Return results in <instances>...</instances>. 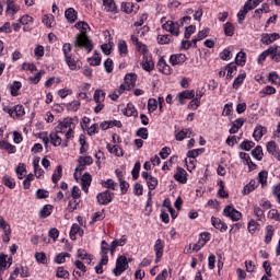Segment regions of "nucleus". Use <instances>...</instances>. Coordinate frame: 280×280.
Wrapping results in <instances>:
<instances>
[{
    "label": "nucleus",
    "instance_id": "4d7b16f0",
    "mask_svg": "<svg viewBox=\"0 0 280 280\" xmlns=\"http://www.w3.org/2000/svg\"><path fill=\"white\" fill-rule=\"evenodd\" d=\"M67 257H71V254L69 253H60L55 257L56 264H65L67 260Z\"/></svg>",
    "mask_w": 280,
    "mask_h": 280
},
{
    "label": "nucleus",
    "instance_id": "20e7f679",
    "mask_svg": "<svg viewBox=\"0 0 280 280\" xmlns=\"http://www.w3.org/2000/svg\"><path fill=\"white\" fill-rule=\"evenodd\" d=\"M3 112L8 113V115L13 119H19V117H23L25 115V107H23V105H15L13 107L4 106Z\"/></svg>",
    "mask_w": 280,
    "mask_h": 280
},
{
    "label": "nucleus",
    "instance_id": "f3484780",
    "mask_svg": "<svg viewBox=\"0 0 280 280\" xmlns=\"http://www.w3.org/2000/svg\"><path fill=\"white\" fill-rule=\"evenodd\" d=\"M174 178L175 180H177V183H182V185H185L187 183V171H185V168L180 166H177Z\"/></svg>",
    "mask_w": 280,
    "mask_h": 280
},
{
    "label": "nucleus",
    "instance_id": "0eeeda50",
    "mask_svg": "<svg viewBox=\"0 0 280 280\" xmlns=\"http://www.w3.org/2000/svg\"><path fill=\"white\" fill-rule=\"evenodd\" d=\"M162 27L165 32H170L172 36H180V24L177 22L168 20L162 25Z\"/></svg>",
    "mask_w": 280,
    "mask_h": 280
},
{
    "label": "nucleus",
    "instance_id": "5701e85b",
    "mask_svg": "<svg viewBox=\"0 0 280 280\" xmlns=\"http://www.w3.org/2000/svg\"><path fill=\"white\" fill-rule=\"evenodd\" d=\"M140 65L144 71H152L154 69V61H152V57L144 56Z\"/></svg>",
    "mask_w": 280,
    "mask_h": 280
},
{
    "label": "nucleus",
    "instance_id": "9b49d317",
    "mask_svg": "<svg viewBox=\"0 0 280 280\" xmlns=\"http://www.w3.org/2000/svg\"><path fill=\"white\" fill-rule=\"evenodd\" d=\"M154 253H155V264H159L161 261V258L163 257V250L165 249V243L163 240L158 238L154 244Z\"/></svg>",
    "mask_w": 280,
    "mask_h": 280
},
{
    "label": "nucleus",
    "instance_id": "c9c22d12",
    "mask_svg": "<svg viewBox=\"0 0 280 280\" xmlns=\"http://www.w3.org/2000/svg\"><path fill=\"white\" fill-rule=\"evenodd\" d=\"M258 183H260L261 187H266L268 185V171H261L258 174Z\"/></svg>",
    "mask_w": 280,
    "mask_h": 280
},
{
    "label": "nucleus",
    "instance_id": "4c0bfd02",
    "mask_svg": "<svg viewBox=\"0 0 280 280\" xmlns=\"http://www.w3.org/2000/svg\"><path fill=\"white\" fill-rule=\"evenodd\" d=\"M272 235H275V228H272V225H267L265 236V242L267 244H270L272 242Z\"/></svg>",
    "mask_w": 280,
    "mask_h": 280
},
{
    "label": "nucleus",
    "instance_id": "338daca9",
    "mask_svg": "<svg viewBox=\"0 0 280 280\" xmlns=\"http://www.w3.org/2000/svg\"><path fill=\"white\" fill-rule=\"evenodd\" d=\"M137 137H140V139H148L149 137V132H148V128H139L136 132Z\"/></svg>",
    "mask_w": 280,
    "mask_h": 280
},
{
    "label": "nucleus",
    "instance_id": "603ef678",
    "mask_svg": "<svg viewBox=\"0 0 280 280\" xmlns=\"http://www.w3.org/2000/svg\"><path fill=\"white\" fill-rule=\"evenodd\" d=\"M248 231L252 235H255V233L259 231V223H257L255 220H250L248 223Z\"/></svg>",
    "mask_w": 280,
    "mask_h": 280
},
{
    "label": "nucleus",
    "instance_id": "f03ea898",
    "mask_svg": "<svg viewBox=\"0 0 280 280\" xmlns=\"http://www.w3.org/2000/svg\"><path fill=\"white\" fill-rule=\"evenodd\" d=\"M74 47H79V49H84L85 51L91 52L93 51V42H91L86 35L79 34L74 40Z\"/></svg>",
    "mask_w": 280,
    "mask_h": 280
},
{
    "label": "nucleus",
    "instance_id": "a18cd8bd",
    "mask_svg": "<svg viewBox=\"0 0 280 280\" xmlns=\"http://www.w3.org/2000/svg\"><path fill=\"white\" fill-rule=\"evenodd\" d=\"M255 189H257V182L250 180L249 184L244 187L243 191L245 196H248V194H250L252 191H255Z\"/></svg>",
    "mask_w": 280,
    "mask_h": 280
},
{
    "label": "nucleus",
    "instance_id": "f704fd0d",
    "mask_svg": "<svg viewBox=\"0 0 280 280\" xmlns=\"http://www.w3.org/2000/svg\"><path fill=\"white\" fill-rule=\"evenodd\" d=\"M0 150H5L9 154H14L16 152V147L10 144L9 142H0Z\"/></svg>",
    "mask_w": 280,
    "mask_h": 280
},
{
    "label": "nucleus",
    "instance_id": "bb28decb",
    "mask_svg": "<svg viewBox=\"0 0 280 280\" xmlns=\"http://www.w3.org/2000/svg\"><path fill=\"white\" fill-rule=\"evenodd\" d=\"M80 235L82 237L84 235V231L80 228L78 223L72 224L71 230H70V238L75 240V235Z\"/></svg>",
    "mask_w": 280,
    "mask_h": 280
},
{
    "label": "nucleus",
    "instance_id": "052dcab7",
    "mask_svg": "<svg viewBox=\"0 0 280 280\" xmlns=\"http://www.w3.org/2000/svg\"><path fill=\"white\" fill-rule=\"evenodd\" d=\"M272 52V60L275 62H280V46H271Z\"/></svg>",
    "mask_w": 280,
    "mask_h": 280
},
{
    "label": "nucleus",
    "instance_id": "2f4dec72",
    "mask_svg": "<svg viewBox=\"0 0 280 280\" xmlns=\"http://www.w3.org/2000/svg\"><path fill=\"white\" fill-rule=\"evenodd\" d=\"M264 135H266V128L262 126H257L254 130L253 137L255 141H259Z\"/></svg>",
    "mask_w": 280,
    "mask_h": 280
},
{
    "label": "nucleus",
    "instance_id": "13d9d810",
    "mask_svg": "<svg viewBox=\"0 0 280 280\" xmlns=\"http://www.w3.org/2000/svg\"><path fill=\"white\" fill-rule=\"evenodd\" d=\"M77 30H80V34H83V36H86V31L89 30V24L85 22H79L75 24Z\"/></svg>",
    "mask_w": 280,
    "mask_h": 280
},
{
    "label": "nucleus",
    "instance_id": "aec40b11",
    "mask_svg": "<svg viewBox=\"0 0 280 280\" xmlns=\"http://www.w3.org/2000/svg\"><path fill=\"white\" fill-rule=\"evenodd\" d=\"M267 151L269 152V154H272V156H275V159H277L278 161H280V151L277 148V142L275 141H269L267 143Z\"/></svg>",
    "mask_w": 280,
    "mask_h": 280
},
{
    "label": "nucleus",
    "instance_id": "0e129e2a",
    "mask_svg": "<svg viewBox=\"0 0 280 280\" xmlns=\"http://www.w3.org/2000/svg\"><path fill=\"white\" fill-rule=\"evenodd\" d=\"M235 62L236 65H241V66L244 65V62H246V52H243V51L238 52L236 55Z\"/></svg>",
    "mask_w": 280,
    "mask_h": 280
},
{
    "label": "nucleus",
    "instance_id": "f8f14e48",
    "mask_svg": "<svg viewBox=\"0 0 280 280\" xmlns=\"http://www.w3.org/2000/svg\"><path fill=\"white\" fill-rule=\"evenodd\" d=\"M156 68L160 73H163L164 75H172V67L167 65V61H165L163 57L158 61Z\"/></svg>",
    "mask_w": 280,
    "mask_h": 280
},
{
    "label": "nucleus",
    "instance_id": "09e8293b",
    "mask_svg": "<svg viewBox=\"0 0 280 280\" xmlns=\"http://www.w3.org/2000/svg\"><path fill=\"white\" fill-rule=\"evenodd\" d=\"M158 43L159 45H170L172 43V35H159Z\"/></svg>",
    "mask_w": 280,
    "mask_h": 280
},
{
    "label": "nucleus",
    "instance_id": "774afa93",
    "mask_svg": "<svg viewBox=\"0 0 280 280\" xmlns=\"http://www.w3.org/2000/svg\"><path fill=\"white\" fill-rule=\"evenodd\" d=\"M268 218H270L271 220H277L278 222H280V213L277 209H271L268 212Z\"/></svg>",
    "mask_w": 280,
    "mask_h": 280
},
{
    "label": "nucleus",
    "instance_id": "412c9836",
    "mask_svg": "<svg viewBox=\"0 0 280 280\" xmlns=\"http://www.w3.org/2000/svg\"><path fill=\"white\" fill-rule=\"evenodd\" d=\"M105 12H112V14H117V4L115 0H102Z\"/></svg>",
    "mask_w": 280,
    "mask_h": 280
},
{
    "label": "nucleus",
    "instance_id": "72a5a7b5",
    "mask_svg": "<svg viewBox=\"0 0 280 280\" xmlns=\"http://www.w3.org/2000/svg\"><path fill=\"white\" fill-rule=\"evenodd\" d=\"M18 178L20 180H23V178H25V174H27V170L25 168V164L24 163H20L18 165V167L15 168Z\"/></svg>",
    "mask_w": 280,
    "mask_h": 280
},
{
    "label": "nucleus",
    "instance_id": "dca6fc26",
    "mask_svg": "<svg viewBox=\"0 0 280 280\" xmlns=\"http://www.w3.org/2000/svg\"><path fill=\"white\" fill-rule=\"evenodd\" d=\"M196 97V92L194 90H185L177 94L179 104H185V100H194Z\"/></svg>",
    "mask_w": 280,
    "mask_h": 280
},
{
    "label": "nucleus",
    "instance_id": "b1692460",
    "mask_svg": "<svg viewBox=\"0 0 280 280\" xmlns=\"http://www.w3.org/2000/svg\"><path fill=\"white\" fill-rule=\"evenodd\" d=\"M91 174L85 173L82 177H81V185H82V189L83 191H85V194L89 191V187H91Z\"/></svg>",
    "mask_w": 280,
    "mask_h": 280
},
{
    "label": "nucleus",
    "instance_id": "c85d7f7f",
    "mask_svg": "<svg viewBox=\"0 0 280 280\" xmlns=\"http://www.w3.org/2000/svg\"><path fill=\"white\" fill-rule=\"evenodd\" d=\"M65 16L69 21V23H75V21H78V13L74 11L73 8L66 10Z\"/></svg>",
    "mask_w": 280,
    "mask_h": 280
},
{
    "label": "nucleus",
    "instance_id": "37998d69",
    "mask_svg": "<svg viewBox=\"0 0 280 280\" xmlns=\"http://www.w3.org/2000/svg\"><path fill=\"white\" fill-rule=\"evenodd\" d=\"M52 209H54V207L51 205L44 206L39 212L40 218H49V215H51Z\"/></svg>",
    "mask_w": 280,
    "mask_h": 280
},
{
    "label": "nucleus",
    "instance_id": "680f3d73",
    "mask_svg": "<svg viewBox=\"0 0 280 280\" xmlns=\"http://www.w3.org/2000/svg\"><path fill=\"white\" fill-rule=\"evenodd\" d=\"M254 215L257 218V220L265 219L264 210L259 208V206H254Z\"/></svg>",
    "mask_w": 280,
    "mask_h": 280
},
{
    "label": "nucleus",
    "instance_id": "e2e57ef3",
    "mask_svg": "<svg viewBox=\"0 0 280 280\" xmlns=\"http://www.w3.org/2000/svg\"><path fill=\"white\" fill-rule=\"evenodd\" d=\"M35 259L38 264H47V255L43 252L35 254Z\"/></svg>",
    "mask_w": 280,
    "mask_h": 280
},
{
    "label": "nucleus",
    "instance_id": "2eb2a0df",
    "mask_svg": "<svg viewBox=\"0 0 280 280\" xmlns=\"http://www.w3.org/2000/svg\"><path fill=\"white\" fill-rule=\"evenodd\" d=\"M279 38H280L279 33H272V34L264 33L261 35L260 42L262 43V45H272V43H275V40H279Z\"/></svg>",
    "mask_w": 280,
    "mask_h": 280
},
{
    "label": "nucleus",
    "instance_id": "a19ab883",
    "mask_svg": "<svg viewBox=\"0 0 280 280\" xmlns=\"http://www.w3.org/2000/svg\"><path fill=\"white\" fill-rule=\"evenodd\" d=\"M147 184H148L150 191H154V189H156V187L159 186V179H156V177L150 175L149 180H147Z\"/></svg>",
    "mask_w": 280,
    "mask_h": 280
},
{
    "label": "nucleus",
    "instance_id": "ddd939ff",
    "mask_svg": "<svg viewBox=\"0 0 280 280\" xmlns=\"http://www.w3.org/2000/svg\"><path fill=\"white\" fill-rule=\"evenodd\" d=\"M131 42L133 45H136V49L139 54H141L143 57L148 56V46L141 42H139V37L131 35Z\"/></svg>",
    "mask_w": 280,
    "mask_h": 280
},
{
    "label": "nucleus",
    "instance_id": "a211bd4d",
    "mask_svg": "<svg viewBox=\"0 0 280 280\" xmlns=\"http://www.w3.org/2000/svg\"><path fill=\"white\" fill-rule=\"evenodd\" d=\"M191 135H194V131L191 128L182 129L177 133H175L176 141H184L185 139L191 138Z\"/></svg>",
    "mask_w": 280,
    "mask_h": 280
},
{
    "label": "nucleus",
    "instance_id": "8fccbe9b",
    "mask_svg": "<svg viewBox=\"0 0 280 280\" xmlns=\"http://www.w3.org/2000/svg\"><path fill=\"white\" fill-rule=\"evenodd\" d=\"M56 277L58 279H69V272L65 269V267H58Z\"/></svg>",
    "mask_w": 280,
    "mask_h": 280
},
{
    "label": "nucleus",
    "instance_id": "1a4fd4ad",
    "mask_svg": "<svg viewBox=\"0 0 280 280\" xmlns=\"http://www.w3.org/2000/svg\"><path fill=\"white\" fill-rule=\"evenodd\" d=\"M137 85V74L130 73L125 77V84L120 85L121 91H130Z\"/></svg>",
    "mask_w": 280,
    "mask_h": 280
},
{
    "label": "nucleus",
    "instance_id": "bf43d9fd",
    "mask_svg": "<svg viewBox=\"0 0 280 280\" xmlns=\"http://www.w3.org/2000/svg\"><path fill=\"white\" fill-rule=\"evenodd\" d=\"M62 178V166H57V172L52 174V183H58Z\"/></svg>",
    "mask_w": 280,
    "mask_h": 280
},
{
    "label": "nucleus",
    "instance_id": "e433bc0d",
    "mask_svg": "<svg viewBox=\"0 0 280 280\" xmlns=\"http://www.w3.org/2000/svg\"><path fill=\"white\" fill-rule=\"evenodd\" d=\"M225 71H228L226 78L228 80H231L233 75L237 72V66L233 63H229L225 66Z\"/></svg>",
    "mask_w": 280,
    "mask_h": 280
},
{
    "label": "nucleus",
    "instance_id": "69168bd1",
    "mask_svg": "<svg viewBox=\"0 0 280 280\" xmlns=\"http://www.w3.org/2000/svg\"><path fill=\"white\" fill-rule=\"evenodd\" d=\"M42 21L46 27H51L54 25V15H44Z\"/></svg>",
    "mask_w": 280,
    "mask_h": 280
},
{
    "label": "nucleus",
    "instance_id": "7ed1b4c3",
    "mask_svg": "<svg viewBox=\"0 0 280 280\" xmlns=\"http://www.w3.org/2000/svg\"><path fill=\"white\" fill-rule=\"evenodd\" d=\"M93 100L96 104L94 107V113H102L104 110V102L106 100V92L103 90H95Z\"/></svg>",
    "mask_w": 280,
    "mask_h": 280
},
{
    "label": "nucleus",
    "instance_id": "58836bf2",
    "mask_svg": "<svg viewBox=\"0 0 280 280\" xmlns=\"http://www.w3.org/2000/svg\"><path fill=\"white\" fill-rule=\"evenodd\" d=\"M225 36H233L235 34V26H233V23L226 22L223 26Z\"/></svg>",
    "mask_w": 280,
    "mask_h": 280
},
{
    "label": "nucleus",
    "instance_id": "423d86ee",
    "mask_svg": "<svg viewBox=\"0 0 280 280\" xmlns=\"http://www.w3.org/2000/svg\"><path fill=\"white\" fill-rule=\"evenodd\" d=\"M79 165L75 168L74 178L78 180V172H84L86 165H93V158L91 155L79 156Z\"/></svg>",
    "mask_w": 280,
    "mask_h": 280
},
{
    "label": "nucleus",
    "instance_id": "49530a36",
    "mask_svg": "<svg viewBox=\"0 0 280 280\" xmlns=\"http://www.w3.org/2000/svg\"><path fill=\"white\" fill-rule=\"evenodd\" d=\"M272 54L273 50L271 47H269L267 50L262 51L259 57H258V62L261 63L266 60V58H268V56H271V60H272Z\"/></svg>",
    "mask_w": 280,
    "mask_h": 280
},
{
    "label": "nucleus",
    "instance_id": "6e6552de",
    "mask_svg": "<svg viewBox=\"0 0 280 280\" xmlns=\"http://www.w3.org/2000/svg\"><path fill=\"white\" fill-rule=\"evenodd\" d=\"M223 215L231 218L233 222H240V220H242V212L234 209L233 206H226L223 210Z\"/></svg>",
    "mask_w": 280,
    "mask_h": 280
},
{
    "label": "nucleus",
    "instance_id": "5fc2aeb1",
    "mask_svg": "<svg viewBox=\"0 0 280 280\" xmlns=\"http://www.w3.org/2000/svg\"><path fill=\"white\" fill-rule=\"evenodd\" d=\"M66 62L71 71H75V69H78V61H75L73 57H66Z\"/></svg>",
    "mask_w": 280,
    "mask_h": 280
},
{
    "label": "nucleus",
    "instance_id": "6e6d98bb",
    "mask_svg": "<svg viewBox=\"0 0 280 280\" xmlns=\"http://www.w3.org/2000/svg\"><path fill=\"white\" fill-rule=\"evenodd\" d=\"M133 8H135V4H132V2H122L121 3V10L126 14H131Z\"/></svg>",
    "mask_w": 280,
    "mask_h": 280
},
{
    "label": "nucleus",
    "instance_id": "864d4df0",
    "mask_svg": "<svg viewBox=\"0 0 280 280\" xmlns=\"http://www.w3.org/2000/svg\"><path fill=\"white\" fill-rule=\"evenodd\" d=\"M80 203L78 202V199L72 198L69 200L68 207H67V211H69V213H73V211H75V209H78V206Z\"/></svg>",
    "mask_w": 280,
    "mask_h": 280
},
{
    "label": "nucleus",
    "instance_id": "4468645a",
    "mask_svg": "<svg viewBox=\"0 0 280 280\" xmlns=\"http://www.w3.org/2000/svg\"><path fill=\"white\" fill-rule=\"evenodd\" d=\"M96 198L98 205H109V202H113V192L105 190L98 194Z\"/></svg>",
    "mask_w": 280,
    "mask_h": 280
},
{
    "label": "nucleus",
    "instance_id": "cd10ccee",
    "mask_svg": "<svg viewBox=\"0 0 280 280\" xmlns=\"http://www.w3.org/2000/svg\"><path fill=\"white\" fill-rule=\"evenodd\" d=\"M124 115H126V117H139V112H137L132 103H129L127 104Z\"/></svg>",
    "mask_w": 280,
    "mask_h": 280
},
{
    "label": "nucleus",
    "instance_id": "de8ad7c7",
    "mask_svg": "<svg viewBox=\"0 0 280 280\" xmlns=\"http://www.w3.org/2000/svg\"><path fill=\"white\" fill-rule=\"evenodd\" d=\"M244 80H246V73L240 74L233 82V89H240L244 84Z\"/></svg>",
    "mask_w": 280,
    "mask_h": 280
},
{
    "label": "nucleus",
    "instance_id": "7c9ffc66",
    "mask_svg": "<svg viewBox=\"0 0 280 280\" xmlns=\"http://www.w3.org/2000/svg\"><path fill=\"white\" fill-rule=\"evenodd\" d=\"M38 163H39V160L33 161L34 173H35L36 178H43L45 171L40 167V165Z\"/></svg>",
    "mask_w": 280,
    "mask_h": 280
},
{
    "label": "nucleus",
    "instance_id": "4be33fe9",
    "mask_svg": "<svg viewBox=\"0 0 280 280\" xmlns=\"http://www.w3.org/2000/svg\"><path fill=\"white\" fill-rule=\"evenodd\" d=\"M211 224L212 226H214V229H218L219 231H221V233H224V231L229 229L226 223H224L220 218L212 217Z\"/></svg>",
    "mask_w": 280,
    "mask_h": 280
},
{
    "label": "nucleus",
    "instance_id": "c03bdc74",
    "mask_svg": "<svg viewBox=\"0 0 280 280\" xmlns=\"http://www.w3.org/2000/svg\"><path fill=\"white\" fill-rule=\"evenodd\" d=\"M88 60L92 67H100V65H102V57L97 52H95V55Z\"/></svg>",
    "mask_w": 280,
    "mask_h": 280
},
{
    "label": "nucleus",
    "instance_id": "c756f323",
    "mask_svg": "<svg viewBox=\"0 0 280 280\" xmlns=\"http://www.w3.org/2000/svg\"><path fill=\"white\" fill-rule=\"evenodd\" d=\"M21 10L20 5L14 4L12 1L8 0V7H7V14H10L11 16H14L16 12Z\"/></svg>",
    "mask_w": 280,
    "mask_h": 280
},
{
    "label": "nucleus",
    "instance_id": "6ab92c4d",
    "mask_svg": "<svg viewBox=\"0 0 280 280\" xmlns=\"http://www.w3.org/2000/svg\"><path fill=\"white\" fill-rule=\"evenodd\" d=\"M186 61L187 56H185V54L172 55L170 57V62L172 63L173 67H176V65H183Z\"/></svg>",
    "mask_w": 280,
    "mask_h": 280
},
{
    "label": "nucleus",
    "instance_id": "39448f33",
    "mask_svg": "<svg viewBox=\"0 0 280 280\" xmlns=\"http://www.w3.org/2000/svg\"><path fill=\"white\" fill-rule=\"evenodd\" d=\"M128 270V258L126 256H119L116 260V268L113 270L115 277L121 276Z\"/></svg>",
    "mask_w": 280,
    "mask_h": 280
},
{
    "label": "nucleus",
    "instance_id": "9d476101",
    "mask_svg": "<svg viewBox=\"0 0 280 280\" xmlns=\"http://www.w3.org/2000/svg\"><path fill=\"white\" fill-rule=\"evenodd\" d=\"M63 136L57 131H52L49 135V139H50V143L55 147L58 148L59 145H61V148H65V138H62Z\"/></svg>",
    "mask_w": 280,
    "mask_h": 280
},
{
    "label": "nucleus",
    "instance_id": "a878e982",
    "mask_svg": "<svg viewBox=\"0 0 280 280\" xmlns=\"http://www.w3.org/2000/svg\"><path fill=\"white\" fill-rule=\"evenodd\" d=\"M106 148L110 154H115V156H124V151L120 149L119 145H117V144L113 145V144L108 143L106 145Z\"/></svg>",
    "mask_w": 280,
    "mask_h": 280
},
{
    "label": "nucleus",
    "instance_id": "473e14b6",
    "mask_svg": "<svg viewBox=\"0 0 280 280\" xmlns=\"http://www.w3.org/2000/svg\"><path fill=\"white\" fill-rule=\"evenodd\" d=\"M2 183L5 187H9V189H14V187H16V180L9 175L3 176Z\"/></svg>",
    "mask_w": 280,
    "mask_h": 280
},
{
    "label": "nucleus",
    "instance_id": "79ce46f5",
    "mask_svg": "<svg viewBox=\"0 0 280 280\" xmlns=\"http://www.w3.org/2000/svg\"><path fill=\"white\" fill-rule=\"evenodd\" d=\"M252 156H254V159H256L257 161H261V159H264V150L261 149V147H256L252 151Z\"/></svg>",
    "mask_w": 280,
    "mask_h": 280
},
{
    "label": "nucleus",
    "instance_id": "f257e3e1",
    "mask_svg": "<svg viewBox=\"0 0 280 280\" xmlns=\"http://www.w3.org/2000/svg\"><path fill=\"white\" fill-rule=\"evenodd\" d=\"M75 126L77 122L73 118H65L56 127V130L63 136V148H69V141L75 139Z\"/></svg>",
    "mask_w": 280,
    "mask_h": 280
},
{
    "label": "nucleus",
    "instance_id": "ea45409f",
    "mask_svg": "<svg viewBox=\"0 0 280 280\" xmlns=\"http://www.w3.org/2000/svg\"><path fill=\"white\" fill-rule=\"evenodd\" d=\"M118 50L120 56L125 57L128 56V44H126L125 40H119L118 42Z\"/></svg>",
    "mask_w": 280,
    "mask_h": 280
},
{
    "label": "nucleus",
    "instance_id": "393cba45",
    "mask_svg": "<svg viewBox=\"0 0 280 280\" xmlns=\"http://www.w3.org/2000/svg\"><path fill=\"white\" fill-rule=\"evenodd\" d=\"M79 143H80V154H86L89 152V143H86V136L80 135L79 137Z\"/></svg>",
    "mask_w": 280,
    "mask_h": 280
},
{
    "label": "nucleus",
    "instance_id": "3c124183",
    "mask_svg": "<svg viewBox=\"0 0 280 280\" xmlns=\"http://www.w3.org/2000/svg\"><path fill=\"white\" fill-rule=\"evenodd\" d=\"M159 108V102L155 98H150L148 101V110L150 114L154 113Z\"/></svg>",
    "mask_w": 280,
    "mask_h": 280
}]
</instances>
